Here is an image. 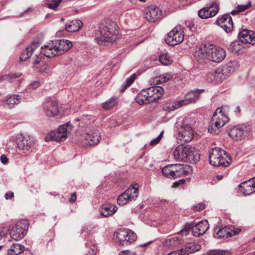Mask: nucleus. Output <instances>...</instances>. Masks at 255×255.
<instances>
[{
  "instance_id": "obj_1",
  "label": "nucleus",
  "mask_w": 255,
  "mask_h": 255,
  "mask_svg": "<svg viewBox=\"0 0 255 255\" xmlns=\"http://www.w3.org/2000/svg\"><path fill=\"white\" fill-rule=\"evenodd\" d=\"M72 47V43L68 40L52 41L42 46L41 52L47 57H54L64 54Z\"/></svg>"
},
{
  "instance_id": "obj_2",
  "label": "nucleus",
  "mask_w": 255,
  "mask_h": 255,
  "mask_svg": "<svg viewBox=\"0 0 255 255\" xmlns=\"http://www.w3.org/2000/svg\"><path fill=\"white\" fill-rule=\"evenodd\" d=\"M119 31L115 24L103 23L95 34V40L99 45H105L106 42H113L118 38Z\"/></svg>"
},
{
  "instance_id": "obj_3",
  "label": "nucleus",
  "mask_w": 255,
  "mask_h": 255,
  "mask_svg": "<svg viewBox=\"0 0 255 255\" xmlns=\"http://www.w3.org/2000/svg\"><path fill=\"white\" fill-rule=\"evenodd\" d=\"M199 54L210 61L219 63L225 58L226 51L223 48L213 44H206L201 46L195 52L196 56H199Z\"/></svg>"
},
{
  "instance_id": "obj_4",
  "label": "nucleus",
  "mask_w": 255,
  "mask_h": 255,
  "mask_svg": "<svg viewBox=\"0 0 255 255\" xmlns=\"http://www.w3.org/2000/svg\"><path fill=\"white\" fill-rule=\"evenodd\" d=\"M164 89L160 86H152L142 90L135 98V101L140 105L153 102L163 95Z\"/></svg>"
},
{
  "instance_id": "obj_5",
  "label": "nucleus",
  "mask_w": 255,
  "mask_h": 255,
  "mask_svg": "<svg viewBox=\"0 0 255 255\" xmlns=\"http://www.w3.org/2000/svg\"><path fill=\"white\" fill-rule=\"evenodd\" d=\"M210 163L214 166H228L232 159L229 154L220 148H212L209 155Z\"/></svg>"
},
{
  "instance_id": "obj_6",
  "label": "nucleus",
  "mask_w": 255,
  "mask_h": 255,
  "mask_svg": "<svg viewBox=\"0 0 255 255\" xmlns=\"http://www.w3.org/2000/svg\"><path fill=\"white\" fill-rule=\"evenodd\" d=\"M78 141L85 145L93 146L98 144L100 140L99 132L96 129L91 130L87 128L84 130L76 132Z\"/></svg>"
},
{
  "instance_id": "obj_7",
  "label": "nucleus",
  "mask_w": 255,
  "mask_h": 255,
  "mask_svg": "<svg viewBox=\"0 0 255 255\" xmlns=\"http://www.w3.org/2000/svg\"><path fill=\"white\" fill-rule=\"evenodd\" d=\"M71 125L69 122L60 126L56 131L50 132L45 137L47 141L54 140L57 142L62 141L67 137V134L71 129Z\"/></svg>"
},
{
  "instance_id": "obj_8",
  "label": "nucleus",
  "mask_w": 255,
  "mask_h": 255,
  "mask_svg": "<svg viewBox=\"0 0 255 255\" xmlns=\"http://www.w3.org/2000/svg\"><path fill=\"white\" fill-rule=\"evenodd\" d=\"M28 225L29 223L26 220L18 221L10 230L9 234L11 238L16 241L23 239L26 234Z\"/></svg>"
},
{
  "instance_id": "obj_9",
  "label": "nucleus",
  "mask_w": 255,
  "mask_h": 255,
  "mask_svg": "<svg viewBox=\"0 0 255 255\" xmlns=\"http://www.w3.org/2000/svg\"><path fill=\"white\" fill-rule=\"evenodd\" d=\"M138 185L135 183L121 194L117 199V203L120 205H125L128 202L134 200L138 196Z\"/></svg>"
},
{
  "instance_id": "obj_10",
  "label": "nucleus",
  "mask_w": 255,
  "mask_h": 255,
  "mask_svg": "<svg viewBox=\"0 0 255 255\" xmlns=\"http://www.w3.org/2000/svg\"><path fill=\"white\" fill-rule=\"evenodd\" d=\"M114 236L116 237V241L122 245H128L136 239V234L127 229L118 230L115 233Z\"/></svg>"
},
{
  "instance_id": "obj_11",
  "label": "nucleus",
  "mask_w": 255,
  "mask_h": 255,
  "mask_svg": "<svg viewBox=\"0 0 255 255\" xmlns=\"http://www.w3.org/2000/svg\"><path fill=\"white\" fill-rule=\"evenodd\" d=\"M184 38V34L182 26L178 25L168 33L165 41L168 45L175 46L181 43Z\"/></svg>"
},
{
  "instance_id": "obj_12",
  "label": "nucleus",
  "mask_w": 255,
  "mask_h": 255,
  "mask_svg": "<svg viewBox=\"0 0 255 255\" xmlns=\"http://www.w3.org/2000/svg\"><path fill=\"white\" fill-rule=\"evenodd\" d=\"M250 131V128L249 127L237 126L229 129L228 133L233 139L238 140L246 137Z\"/></svg>"
},
{
  "instance_id": "obj_13",
  "label": "nucleus",
  "mask_w": 255,
  "mask_h": 255,
  "mask_svg": "<svg viewBox=\"0 0 255 255\" xmlns=\"http://www.w3.org/2000/svg\"><path fill=\"white\" fill-rule=\"evenodd\" d=\"M227 71L228 67L218 68L208 74L207 79L209 82L220 83L228 77Z\"/></svg>"
},
{
  "instance_id": "obj_14",
  "label": "nucleus",
  "mask_w": 255,
  "mask_h": 255,
  "mask_svg": "<svg viewBox=\"0 0 255 255\" xmlns=\"http://www.w3.org/2000/svg\"><path fill=\"white\" fill-rule=\"evenodd\" d=\"M229 121V117L223 112L222 108H218L214 112L211 122L217 128H220L223 127Z\"/></svg>"
},
{
  "instance_id": "obj_15",
  "label": "nucleus",
  "mask_w": 255,
  "mask_h": 255,
  "mask_svg": "<svg viewBox=\"0 0 255 255\" xmlns=\"http://www.w3.org/2000/svg\"><path fill=\"white\" fill-rule=\"evenodd\" d=\"M43 113L47 117H55L61 115L58 103L55 101L46 102L43 105Z\"/></svg>"
},
{
  "instance_id": "obj_16",
  "label": "nucleus",
  "mask_w": 255,
  "mask_h": 255,
  "mask_svg": "<svg viewBox=\"0 0 255 255\" xmlns=\"http://www.w3.org/2000/svg\"><path fill=\"white\" fill-rule=\"evenodd\" d=\"M145 18L150 22H154L160 19L162 16V11L156 5H150L145 10Z\"/></svg>"
},
{
  "instance_id": "obj_17",
  "label": "nucleus",
  "mask_w": 255,
  "mask_h": 255,
  "mask_svg": "<svg viewBox=\"0 0 255 255\" xmlns=\"http://www.w3.org/2000/svg\"><path fill=\"white\" fill-rule=\"evenodd\" d=\"M188 226L189 228L192 229L193 235L195 237L204 234L209 228L208 222L206 220H203L195 225L191 223Z\"/></svg>"
},
{
  "instance_id": "obj_18",
  "label": "nucleus",
  "mask_w": 255,
  "mask_h": 255,
  "mask_svg": "<svg viewBox=\"0 0 255 255\" xmlns=\"http://www.w3.org/2000/svg\"><path fill=\"white\" fill-rule=\"evenodd\" d=\"M219 10L217 3H212L209 6L204 7L198 11V15L201 18H208L216 15Z\"/></svg>"
},
{
  "instance_id": "obj_19",
  "label": "nucleus",
  "mask_w": 255,
  "mask_h": 255,
  "mask_svg": "<svg viewBox=\"0 0 255 255\" xmlns=\"http://www.w3.org/2000/svg\"><path fill=\"white\" fill-rule=\"evenodd\" d=\"M180 126L178 123L175 124V130L178 132V138L183 141L188 142L191 140L193 138V128L186 129L184 128L180 127L178 128V126Z\"/></svg>"
},
{
  "instance_id": "obj_20",
  "label": "nucleus",
  "mask_w": 255,
  "mask_h": 255,
  "mask_svg": "<svg viewBox=\"0 0 255 255\" xmlns=\"http://www.w3.org/2000/svg\"><path fill=\"white\" fill-rule=\"evenodd\" d=\"M216 22L227 33L231 32L233 30V22L229 14L223 15L221 18L218 19Z\"/></svg>"
},
{
  "instance_id": "obj_21",
  "label": "nucleus",
  "mask_w": 255,
  "mask_h": 255,
  "mask_svg": "<svg viewBox=\"0 0 255 255\" xmlns=\"http://www.w3.org/2000/svg\"><path fill=\"white\" fill-rule=\"evenodd\" d=\"M241 231V229L238 228L236 230H232L231 232H230L226 227L222 229L216 228L214 229V237L219 239L228 238L236 235L240 233Z\"/></svg>"
},
{
  "instance_id": "obj_22",
  "label": "nucleus",
  "mask_w": 255,
  "mask_h": 255,
  "mask_svg": "<svg viewBox=\"0 0 255 255\" xmlns=\"http://www.w3.org/2000/svg\"><path fill=\"white\" fill-rule=\"evenodd\" d=\"M240 191L243 194L249 195L255 192V177L243 182L239 185Z\"/></svg>"
},
{
  "instance_id": "obj_23",
  "label": "nucleus",
  "mask_w": 255,
  "mask_h": 255,
  "mask_svg": "<svg viewBox=\"0 0 255 255\" xmlns=\"http://www.w3.org/2000/svg\"><path fill=\"white\" fill-rule=\"evenodd\" d=\"M238 37L242 43L252 44L255 43V32L253 31L243 29L239 33Z\"/></svg>"
},
{
  "instance_id": "obj_24",
  "label": "nucleus",
  "mask_w": 255,
  "mask_h": 255,
  "mask_svg": "<svg viewBox=\"0 0 255 255\" xmlns=\"http://www.w3.org/2000/svg\"><path fill=\"white\" fill-rule=\"evenodd\" d=\"M33 144V141L29 136H21L17 141V147L23 153H26Z\"/></svg>"
},
{
  "instance_id": "obj_25",
  "label": "nucleus",
  "mask_w": 255,
  "mask_h": 255,
  "mask_svg": "<svg viewBox=\"0 0 255 255\" xmlns=\"http://www.w3.org/2000/svg\"><path fill=\"white\" fill-rule=\"evenodd\" d=\"M184 153L186 161L196 162L200 158L198 151L194 147L188 145L185 146Z\"/></svg>"
},
{
  "instance_id": "obj_26",
  "label": "nucleus",
  "mask_w": 255,
  "mask_h": 255,
  "mask_svg": "<svg viewBox=\"0 0 255 255\" xmlns=\"http://www.w3.org/2000/svg\"><path fill=\"white\" fill-rule=\"evenodd\" d=\"M39 45V41H33L30 45L23 50L20 56V60L24 61L28 59L31 56L35 49L38 47Z\"/></svg>"
},
{
  "instance_id": "obj_27",
  "label": "nucleus",
  "mask_w": 255,
  "mask_h": 255,
  "mask_svg": "<svg viewBox=\"0 0 255 255\" xmlns=\"http://www.w3.org/2000/svg\"><path fill=\"white\" fill-rule=\"evenodd\" d=\"M202 91H203V90H198L196 91H192L189 92L185 96L184 100L180 101L182 106L194 103L196 100L199 98V94Z\"/></svg>"
},
{
  "instance_id": "obj_28",
  "label": "nucleus",
  "mask_w": 255,
  "mask_h": 255,
  "mask_svg": "<svg viewBox=\"0 0 255 255\" xmlns=\"http://www.w3.org/2000/svg\"><path fill=\"white\" fill-rule=\"evenodd\" d=\"M175 178L180 177L182 175H186L191 170L190 166L188 165L181 164H172Z\"/></svg>"
},
{
  "instance_id": "obj_29",
  "label": "nucleus",
  "mask_w": 255,
  "mask_h": 255,
  "mask_svg": "<svg viewBox=\"0 0 255 255\" xmlns=\"http://www.w3.org/2000/svg\"><path fill=\"white\" fill-rule=\"evenodd\" d=\"M83 26L81 20L75 19L66 25L65 29L68 32H76L79 31Z\"/></svg>"
},
{
  "instance_id": "obj_30",
  "label": "nucleus",
  "mask_w": 255,
  "mask_h": 255,
  "mask_svg": "<svg viewBox=\"0 0 255 255\" xmlns=\"http://www.w3.org/2000/svg\"><path fill=\"white\" fill-rule=\"evenodd\" d=\"M117 210V207L116 206L111 204L104 205L101 210V214L104 217H107L108 216L113 215Z\"/></svg>"
},
{
  "instance_id": "obj_31",
  "label": "nucleus",
  "mask_w": 255,
  "mask_h": 255,
  "mask_svg": "<svg viewBox=\"0 0 255 255\" xmlns=\"http://www.w3.org/2000/svg\"><path fill=\"white\" fill-rule=\"evenodd\" d=\"M185 146L178 145L173 151L174 158L177 161H185V154L184 153Z\"/></svg>"
},
{
  "instance_id": "obj_32",
  "label": "nucleus",
  "mask_w": 255,
  "mask_h": 255,
  "mask_svg": "<svg viewBox=\"0 0 255 255\" xmlns=\"http://www.w3.org/2000/svg\"><path fill=\"white\" fill-rule=\"evenodd\" d=\"M182 107L180 101L175 102H167L163 106V110L164 111L169 112L174 111Z\"/></svg>"
},
{
  "instance_id": "obj_33",
  "label": "nucleus",
  "mask_w": 255,
  "mask_h": 255,
  "mask_svg": "<svg viewBox=\"0 0 255 255\" xmlns=\"http://www.w3.org/2000/svg\"><path fill=\"white\" fill-rule=\"evenodd\" d=\"M24 246L18 243H13L8 251V255H18L24 251Z\"/></svg>"
},
{
  "instance_id": "obj_34",
  "label": "nucleus",
  "mask_w": 255,
  "mask_h": 255,
  "mask_svg": "<svg viewBox=\"0 0 255 255\" xmlns=\"http://www.w3.org/2000/svg\"><path fill=\"white\" fill-rule=\"evenodd\" d=\"M21 100V98L17 95H13L9 96L6 101V104L9 108H11L13 105L18 104Z\"/></svg>"
},
{
  "instance_id": "obj_35",
  "label": "nucleus",
  "mask_w": 255,
  "mask_h": 255,
  "mask_svg": "<svg viewBox=\"0 0 255 255\" xmlns=\"http://www.w3.org/2000/svg\"><path fill=\"white\" fill-rule=\"evenodd\" d=\"M173 169L172 164L168 165L162 168V173L164 176L167 178H175Z\"/></svg>"
},
{
  "instance_id": "obj_36",
  "label": "nucleus",
  "mask_w": 255,
  "mask_h": 255,
  "mask_svg": "<svg viewBox=\"0 0 255 255\" xmlns=\"http://www.w3.org/2000/svg\"><path fill=\"white\" fill-rule=\"evenodd\" d=\"M201 249V246L195 243H188L186 245V249H185L187 253H193L199 251Z\"/></svg>"
},
{
  "instance_id": "obj_37",
  "label": "nucleus",
  "mask_w": 255,
  "mask_h": 255,
  "mask_svg": "<svg viewBox=\"0 0 255 255\" xmlns=\"http://www.w3.org/2000/svg\"><path fill=\"white\" fill-rule=\"evenodd\" d=\"M159 61L163 65H168L172 63L173 60L167 53L161 54L159 57Z\"/></svg>"
},
{
  "instance_id": "obj_38",
  "label": "nucleus",
  "mask_w": 255,
  "mask_h": 255,
  "mask_svg": "<svg viewBox=\"0 0 255 255\" xmlns=\"http://www.w3.org/2000/svg\"><path fill=\"white\" fill-rule=\"evenodd\" d=\"M117 102L118 99L115 97H112L103 104V107L104 109L108 110L115 106Z\"/></svg>"
},
{
  "instance_id": "obj_39",
  "label": "nucleus",
  "mask_w": 255,
  "mask_h": 255,
  "mask_svg": "<svg viewBox=\"0 0 255 255\" xmlns=\"http://www.w3.org/2000/svg\"><path fill=\"white\" fill-rule=\"evenodd\" d=\"M195 120L191 118H186L182 122L180 127L184 128L186 129L192 128V126L195 124Z\"/></svg>"
},
{
  "instance_id": "obj_40",
  "label": "nucleus",
  "mask_w": 255,
  "mask_h": 255,
  "mask_svg": "<svg viewBox=\"0 0 255 255\" xmlns=\"http://www.w3.org/2000/svg\"><path fill=\"white\" fill-rule=\"evenodd\" d=\"M172 78V76L169 73H165L156 77L155 80L157 84L164 83Z\"/></svg>"
},
{
  "instance_id": "obj_41",
  "label": "nucleus",
  "mask_w": 255,
  "mask_h": 255,
  "mask_svg": "<svg viewBox=\"0 0 255 255\" xmlns=\"http://www.w3.org/2000/svg\"><path fill=\"white\" fill-rule=\"evenodd\" d=\"M75 122H78V125L81 127H84L85 126H88L91 123L90 118L88 116H85L82 117L81 119H77Z\"/></svg>"
},
{
  "instance_id": "obj_42",
  "label": "nucleus",
  "mask_w": 255,
  "mask_h": 255,
  "mask_svg": "<svg viewBox=\"0 0 255 255\" xmlns=\"http://www.w3.org/2000/svg\"><path fill=\"white\" fill-rule=\"evenodd\" d=\"M207 255H230V253L225 250H214L208 252Z\"/></svg>"
},
{
  "instance_id": "obj_43",
  "label": "nucleus",
  "mask_w": 255,
  "mask_h": 255,
  "mask_svg": "<svg viewBox=\"0 0 255 255\" xmlns=\"http://www.w3.org/2000/svg\"><path fill=\"white\" fill-rule=\"evenodd\" d=\"M62 0H51L47 3V6L49 8L55 9L60 4Z\"/></svg>"
},
{
  "instance_id": "obj_44",
  "label": "nucleus",
  "mask_w": 255,
  "mask_h": 255,
  "mask_svg": "<svg viewBox=\"0 0 255 255\" xmlns=\"http://www.w3.org/2000/svg\"><path fill=\"white\" fill-rule=\"evenodd\" d=\"M20 76L19 74L15 73H11L8 74L5 76V79L9 82H13L15 79L18 78Z\"/></svg>"
},
{
  "instance_id": "obj_45",
  "label": "nucleus",
  "mask_w": 255,
  "mask_h": 255,
  "mask_svg": "<svg viewBox=\"0 0 255 255\" xmlns=\"http://www.w3.org/2000/svg\"><path fill=\"white\" fill-rule=\"evenodd\" d=\"M181 239L179 237H175L170 239V245L172 246H177L181 243Z\"/></svg>"
},
{
  "instance_id": "obj_46",
  "label": "nucleus",
  "mask_w": 255,
  "mask_h": 255,
  "mask_svg": "<svg viewBox=\"0 0 255 255\" xmlns=\"http://www.w3.org/2000/svg\"><path fill=\"white\" fill-rule=\"evenodd\" d=\"M206 207V205L204 203H200L195 205L193 207V209L197 211H201L204 210Z\"/></svg>"
},
{
  "instance_id": "obj_47",
  "label": "nucleus",
  "mask_w": 255,
  "mask_h": 255,
  "mask_svg": "<svg viewBox=\"0 0 255 255\" xmlns=\"http://www.w3.org/2000/svg\"><path fill=\"white\" fill-rule=\"evenodd\" d=\"M163 133V131H162L157 138L152 139L150 142V145H155L157 144L159 142L161 137H162Z\"/></svg>"
},
{
  "instance_id": "obj_48",
  "label": "nucleus",
  "mask_w": 255,
  "mask_h": 255,
  "mask_svg": "<svg viewBox=\"0 0 255 255\" xmlns=\"http://www.w3.org/2000/svg\"><path fill=\"white\" fill-rule=\"evenodd\" d=\"M136 75L135 74L132 75L127 80V83L125 86V88L128 87L134 82L135 80Z\"/></svg>"
},
{
  "instance_id": "obj_49",
  "label": "nucleus",
  "mask_w": 255,
  "mask_h": 255,
  "mask_svg": "<svg viewBox=\"0 0 255 255\" xmlns=\"http://www.w3.org/2000/svg\"><path fill=\"white\" fill-rule=\"evenodd\" d=\"M8 231L6 228H0V240L8 234Z\"/></svg>"
},
{
  "instance_id": "obj_50",
  "label": "nucleus",
  "mask_w": 255,
  "mask_h": 255,
  "mask_svg": "<svg viewBox=\"0 0 255 255\" xmlns=\"http://www.w3.org/2000/svg\"><path fill=\"white\" fill-rule=\"evenodd\" d=\"M41 53L43 54L41 52ZM43 54H42V55L40 54L39 55H36V58L35 59H34L33 61V64H34V65H38L40 63V62L42 61V59L43 58Z\"/></svg>"
},
{
  "instance_id": "obj_51",
  "label": "nucleus",
  "mask_w": 255,
  "mask_h": 255,
  "mask_svg": "<svg viewBox=\"0 0 255 255\" xmlns=\"http://www.w3.org/2000/svg\"><path fill=\"white\" fill-rule=\"evenodd\" d=\"M251 6V2L249 1V3L246 5H239L238 6V11H244L247 8Z\"/></svg>"
},
{
  "instance_id": "obj_52",
  "label": "nucleus",
  "mask_w": 255,
  "mask_h": 255,
  "mask_svg": "<svg viewBox=\"0 0 255 255\" xmlns=\"http://www.w3.org/2000/svg\"><path fill=\"white\" fill-rule=\"evenodd\" d=\"M40 86V83L38 81H34L32 82L31 84L29 85V88L30 89H35L39 87Z\"/></svg>"
},
{
  "instance_id": "obj_53",
  "label": "nucleus",
  "mask_w": 255,
  "mask_h": 255,
  "mask_svg": "<svg viewBox=\"0 0 255 255\" xmlns=\"http://www.w3.org/2000/svg\"><path fill=\"white\" fill-rule=\"evenodd\" d=\"M219 128H217L215 127V126L213 125V124L212 123V126L210 128H208V131L211 133L216 134L217 133L216 131Z\"/></svg>"
},
{
  "instance_id": "obj_54",
  "label": "nucleus",
  "mask_w": 255,
  "mask_h": 255,
  "mask_svg": "<svg viewBox=\"0 0 255 255\" xmlns=\"http://www.w3.org/2000/svg\"><path fill=\"white\" fill-rule=\"evenodd\" d=\"M119 255H136L135 253L128 250L121 251Z\"/></svg>"
},
{
  "instance_id": "obj_55",
  "label": "nucleus",
  "mask_w": 255,
  "mask_h": 255,
  "mask_svg": "<svg viewBox=\"0 0 255 255\" xmlns=\"http://www.w3.org/2000/svg\"><path fill=\"white\" fill-rule=\"evenodd\" d=\"M14 197V193L12 192H8L5 194V198L6 199H11Z\"/></svg>"
},
{
  "instance_id": "obj_56",
  "label": "nucleus",
  "mask_w": 255,
  "mask_h": 255,
  "mask_svg": "<svg viewBox=\"0 0 255 255\" xmlns=\"http://www.w3.org/2000/svg\"><path fill=\"white\" fill-rule=\"evenodd\" d=\"M0 161L3 164H6L8 162V159L5 155L2 154L0 156Z\"/></svg>"
},
{
  "instance_id": "obj_57",
  "label": "nucleus",
  "mask_w": 255,
  "mask_h": 255,
  "mask_svg": "<svg viewBox=\"0 0 255 255\" xmlns=\"http://www.w3.org/2000/svg\"><path fill=\"white\" fill-rule=\"evenodd\" d=\"M76 200V195L75 193H73L71 194V197L69 199V202L70 203H74Z\"/></svg>"
},
{
  "instance_id": "obj_58",
  "label": "nucleus",
  "mask_w": 255,
  "mask_h": 255,
  "mask_svg": "<svg viewBox=\"0 0 255 255\" xmlns=\"http://www.w3.org/2000/svg\"><path fill=\"white\" fill-rule=\"evenodd\" d=\"M185 182V180L184 179H180L178 181H176L174 183V187H177L180 184H183Z\"/></svg>"
},
{
  "instance_id": "obj_59",
  "label": "nucleus",
  "mask_w": 255,
  "mask_h": 255,
  "mask_svg": "<svg viewBox=\"0 0 255 255\" xmlns=\"http://www.w3.org/2000/svg\"><path fill=\"white\" fill-rule=\"evenodd\" d=\"M185 24L189 28V29L192 30V28L193 27V24L190 21H186Z\"/></svg>"
},
{
  "instance_id": "obj_60",
  "label": "nucleus",
  "mask_w": 255,
  "mask_h": 255,
  "mask_svg": "<svg viewBox=\"0 0 255 255\" xmlns=\"http://www.w3.org/2000/svg\"><path fill=\"white\" fill-rule=\"evenodd\" d=\"M216 178L218 180H220L223 178V175H217L216 176Z\"/></svg>"
},
{
  "instance_id": "obj_61",
  "label": "nucleus",
  "mask_w": 255,
  "mask_h": 255,
  "mask_svg": "<svg viewBox=\"0 0 255 255\" xmlns=\"http://www.w3.org/2000/svg\"><path fill=\"white\" fill-rule=\"evenodd\" d=\"M238 12H239V11L235 10L232 11L231 12V14H232V15H234Z\"/></svg>"
},
{
  "instance_id": "obj_62",
  "label": "nucleus",
  "mask_w": 255,
  "mask_h": 255,
  "mask_svg": "<svg viewBox=\"0 0 255 255\" xmlns=\"http://www.w3.org/2000/svg\"><path fill=\"white\" fill-rule=\"evenodd\" d=\"M30 11H32V9L30 7L28 8L27 10L24 11V13H27Z\"/></svg>"
},
{
  "instance_id": "obj_63",
  "label": "nucleus",
  "mask_w": 255,
  "mask_h": 255,
  "mask_svg": "<svg viewBox=\"0 0 255 255\" xmlns=\"http://www.w3.org/2000/svg\"><path fill=\"white\" fill-rule=\"evenodd\" d=\"M150 243V242L148 243L144 244L143 245H141V247H146L147 245H148Z\"/></svg>"
},
{
  "instance_id": "obj_64",
  "label": "nucleus",
  "mask_w": 255,
  "mask_h": 255,
  "mask_svg": "<svg viewBox=\"0 0 255 255\" xmlns=\"http://www.w3.org/2000/svg\"><path fill=\"white\" fill-rule=\"evenodd\" d=\"M237 110H238V111L239 112H240V111H241V110H240V107H239V106H238V107H237Z\"/></svg>"
}]
</instances>
